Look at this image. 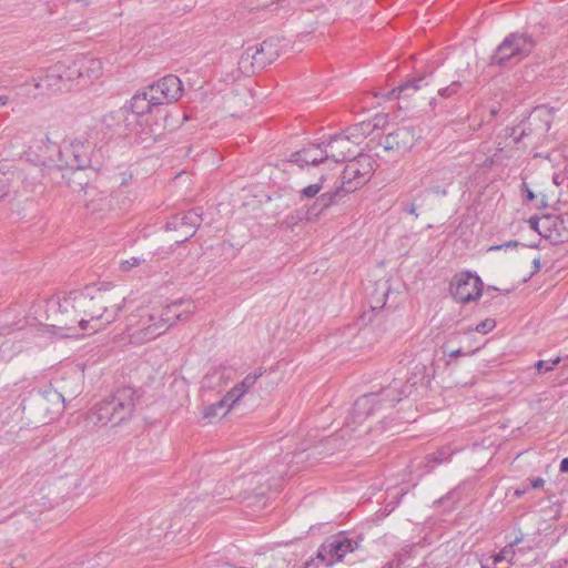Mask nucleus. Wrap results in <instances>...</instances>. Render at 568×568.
Here are the masks:
<instances>
[{"instance_id": "obj_40", "label": "nucleus", "mask_w": 568, "mask_h": 568, "mask_svg": "<svg viewBox=\"0 0 568 568\" xmlns=\"http://www.w3.org/2000/svg\"><path fill=\"white\" fill-rule=\"evenodd\" d=\"M495 326H496L495 320L486 318L476 325L475 331L478 333H481V334H487L490 331H493L495 328Z\"/></svg>"}, {"instance_id": "obj_46", "label": "nucleus", "mask_w": 568, "mask_h": 568, "mask_svg": "<svg viewBox=\"0 0 568 568\" xmlns=\"http://www.w3.org/2000/svg\"><path fill=\"white\" fill-rule=\"evenodd\" d=\"M545 484V480L541 477L534 478L530 484L527 486L528 489H538L541 488Z\"/></svg>"}, {"instance_id": "obj_16", "label": "nucleus", "mask_w": 568, "mask_h": 568, "mask_svg": "<svg viewBox=\"0 0 568 568\" xmlns=\"http://www.w3.org/2000/svg\"><path fill=\"white\" fill-rule=\"evenodd\" d=\"M202 222V216L197 210H191L185 213L172 216L165 224L168 231H178L184 229L181 242L187 241L195 234L196 229Z\"/></svg>"}, {"instance_id": "obj_39", "label": "nucleus", "mask_w": 568, "mask_h": 568, "mask_svg": "<svg viewBox=\"0 0 568 568\" xmlns=\"http://www.w3.org/2000/svg\"><path fill=\"white\" fill-rule=\"evenodd\" d=\"M559 362L560 357L554 358L550 363L540 359L535 364V367L538 371V373H546L552 371L555 365L559 364Z\"/></svg>"}, {"instance_id": "obj_1", "label": "nucleus", "mask_w": 568, "mask_h": 568, "mask_svg": "<svg viewBox=\"0 0 568 568\" xmlns=\"http://www.w3.org/2000/svg\"><path fill=\"white\" fill-rule=\"evenodd\" d=\"M125 304L126 297L110 283L87 285L59 301L57 326L95 333L116 322Z\"/></svg>"}, {"instance_id": "obj_51", "label": "nucleus", "mask_w": 568, "mask_h": 568, "mask_svg": "<svg viewBox=\"0 0 568 568\" xmlns=\"http://www.w3.org/2000/svg\"><path fill=\"white\" fill-rule=\"evenodd\" d=\"M532 266H534L532 273H537L540 268V258L539 257L534 258Z\"/></svg>"}, {"instance_id": "obj_25", "label": "nucleus", "mask_w": 568, "mask_h": 568, "mask_svg": "<svg viewBox=\"0 0 568 568\" xmlns=\"http://www.w3.org/2000/svg\"><path fill=\"white\" fill-rule=\"evenodd\" d=\"M521 541V538H516L514 541L509 542L499 552L490 556L484 564H481L483 568H491V566H497L498 564L506 561L511 562L515 557V546Z\"/></svg>"}, {"instance_id": "obj_30", "label": "nucleus", "mask_w": 568, "mask_h": 568, "mask_svg": "<svg viewBox=\"0 0 568 568\" xmlns=\"http://www.w3.org/2000/svg\"><path fill=\"white\" fill-rule=\"evenodd\" d=\"M388 291H389V287H388L387 283L377 285V287L375 288L374 293L371 295V298H369V304H371L372 311L382 310L385 306Z\"/></svg>"}, {"instance_id": "obj_54", "label": "nucleus", "mask_w": 568, "mask_h": 568, "mask_svg": "<svg viewBox=\"0 0 568 568\" xmlns=\"http://www.w3.org/2000/svg\"><path fill=\"white\" fill-rule=\"evenodd\" d=\"M399 566V562L395 564L394 560H390L386 562L382 568H397Z\"/></svg>"}, {"instance_id": "obj_53", "label": "nucleus", "mask_w": 568, "mask_h": 568, "mask_svg": "<svg viewBox=\"0 0 568 568\" xmlns=\"http://www.w3.org/2000/svg\"><path fill=\"white\" fill-rule=\"evenodd\" d=\"M524 186L526 187V196L528 201H531L535 199V194L532 191H530L527 185L524 183Z\"/></svg>"}, {"instance_id": "obj_29", "label": "nucleus", "mask_w": 568, "mask_h": 568, "mask_svg": "<svg viewBox=\"0 0 568 568\" xmlns=\"http://www.w3.org/2000/svg\"><path fill=\"white\" fill-rule=\"evenodd\" d=\"M463 497V490L460 487H455L449 490L446 495L442 496L434 501V505L444 507V511H452Z\"/></svg>"}, {"instance_id": "obj_38", "label": "nucleus", "mask_w": 568, "mask_h": 568, "mask_svg": "<svg viewBox=\"0 0 568 568\" xmlns=\"http://www.w3.org/2000/svg\"><path fill=\"white\" fill-rule=\"evenodd\" d=\"M462 87V83L458 81L452 82L446 88H443L438 91V94L443 98H450L452 95L456 94Z\"/></svg>"}, {"instance_id": "obj_9", "label": "nucleus", "mask_w": 568, "mask_h": 568, "mask_svg": "<svg viewBox=\"0 0 568 568\" xmlns=\"http://www.w3.org/2000/svg\"><path fill=\"white\" fill-rule=\"evenodd\" d=\"M540 110L536 109L527 121L513 129L511 136L516 144L524 149L537 145L550 129L549 121L540 119Z\"/></svg>"}, {"instance_id": "obj_10", "label": "nucleus", "mask_w": 568, "mask_h": 568, "mask_svg": "<svg viewBox=\"0 0 568 568\" xmlns=\"http://www.w3.org/2000/svg\"><path fill=\"white\" fill-rule=\"evenodd\" d=\"M355 131H357L356 126L349 128L345 133L335 134L327 142H323L327 160L332 159L338 163L354 155L355 149L359 143L358 139L361 138Z\"/></svg>"}, {"instance_id": "obj_36", "label": "nucleus", "mask_w": 568, "mask_h": 568, "mask_svg": "<svg viewBox=\"0 0 568 568\" xmlns=\"http://www.w3.org/2000/svg\"><path fill=\"white\" fill-rule=\"evenodd\" d=\"M322 189H323L322 182L307 185L298 192L300 199L301 200L313 199L321 192Z\"/></svg>"}, {"instance_id": "obj_37", "label": "nucleus", "mask_w": 568, "mask_h": 568, "mask_svg": "<svg viewBox=\"0 0 568 568\" xmlns=\"http://www.w3.org/2000/svg\"><path fill=\"white\" fill-rule=\"evenodd\" d=\"M245 500L247 507H256L257 509H263L266 506V497L263 493L247 496Z\"/></svg>"}, {"instance_id": "obj_21", "label": "nucleus", "mask_w": 568, "mask_h": 568, "mask_svg": "<svg viewBox=\"0 0 568 568\" xmlns=\"http://www.w3.org/2000/svg\"><path fill=\"white\" fill-rule=\"evenodd\" d=\"M78 60L81 71V84L84 85L100 78L102 74V62L99 59L80 55Z\"/></svg>"}, {"instance_id": "obj_50", "label": "nucleus", "mask_w": 568, "mask_h": 568, "mask_svg": "<svg viewBox=\"0 0 568 568\" xmlns=\"http://www.w3.org/2000/svg\"><path fill=\"white\" fill-rule=\"evenodd\" d=\"M559 469L561 473L568 474V458H564L560 463Z\"/></svg>"}, {"instance_id": "obj_5", "label": "nucleus", "mask_w": 568, "mask_h": 568, "mask_svg": "<svg viewBox=\"0 0 568 568\" xmlns=\"http://www.w3.org/2000/svg\"><path fill=\"white\" fill-rule=\"evenodd\" d=\"M164 324L155 307L141 306L126 317V333L131 344L143 345L164 334Z\"/></svg>"}, {"instance_id": "obj_47", "label": "nucleus", "mask_w": 568, "mask_h": 568, "mask_svg": "<svg viewBox=\"0 0 568 568\" xmlns=\"http://www.w3.org/2000/svg\"><path fill=\"white\" fill-rule=\"evenodd\" d=\"M8 193L7 181L3 174H0V200L3 199Z\"/></svg>"}, {"instance_id": "obj_41", "label": "nucleus", "mask_w": 568, "mask_h": 568, "mask_svg": "<svg viewBox=\"0 0 568 568\" xmlns=\"http://www.w3.org/2000/svg\"><path fill=\"white\" fill-rule=\"evenodd\" d=\"M142 262H143V260L141 257H136V256H133L129 260H122L120 262V270L123 272H128V271L132 270L133 267L139 266Z\"/></svg>"}, {"instance_id": "obj_7", "label": "nucleus", "mask_w": 568, "mask_h": 568, "mask_svg": "<svg viewBox=\"0 0 568 568\" xmlns=\"http://www.w3.org/2000/svg\"><path fill=\"white\" fill-rule=\"evenodd\" d=\"M278 57V47L274 40H265L248 47L239 59V68L243 73H254L274 62Z\"/></svg>"}, {"instance_id": "obj_52", "label": "nucleus", "mask_w": 568, "mask_h": 568, "mask_svg": "<svg viewBox=\"0 0 568 568\" xmlns=\"http://www.w3.org/2000/svg\"><path fill=\"white\" fill-rule=\"evenodd\" d=\"M459 355H464V353H463V351H462L460 348H458V349H454V351H450V352L448 353V356H449L450 358H453V357H457V356H459Z\"/></svg>"}, {"instance_id": "obj_57", "label": "nucleus", "mask_w": 568, "mask_h": 568, "mask_svg": "<svg viewBox=\"0 0 568 568\" xmlns=\"http://www.w3.org/2000/svg\"><path fill=\"white\" fill-rule=\"evenodd\" d=\"M491 291L498 292L499 290L497 287L489 286L487 290V294H489V292H491Z\"/></svg>"}, {"instance_id": "obj_32", "label": "nucleus", "mask_w": 568, "mask_h": 568, "mask_svg": "<svg viewBox=\"0 0 568 568\" xmlns=\"http://www.w3.org/2000/svg\"><path fill=\"white\" fill-rule=\"evenodd\" d=\"M349 192H345V185L342 183L339 187H336L335 190L325 192L318 196L320 204L322 206H325L326 209L331 207L333 204L337 202V200Z\"/></svg>"}, {"instance_id": "obj_6", "label": "nucleus", "mask_w": 568, "mask_h": 568, "mask_svg": "<svg viewBox=\"0 0 568 568\" xmlns=\"http://www.w3.org/2000/svg\"><path fill=\"white\" fill-rule=\"evenodd\" d=\"M535 45L536 42L530 34L511 32L495 49L489 58V65L504 68L517 63L528 57Z\"/></svg>"}, {"instance_id": "obj_14", "label": "nucleus", "mask_w": 568, "mask_h": 568, "mask_svg": "<svg viewBox=\"0 0 568 568\" xmlns=\"http://www.w3.org/2000/svg\"><path fill=\"white\" fill-rule=\"evenodd\" d=\"M357 547V541L347 538L343 540H327L320 547L317 559L327 567H332L334 562L341 561L348 552L354 551Z\"/></svg>"}, {"instance_id": "obj_49", "label": "nucleus", "mask_w": 568, "mask_h": 568, "mask_svg": "<svg viewBox=\"0 0 568 568\" xmlns=\"http://www.w3.org/2000/svg\"><path fill=\"white\" fill-rule=\"evenodd\" d=\"M298 217H297V211L294 213V214H290L287 217H286V222L288 224H294L296 222H298Z\"/></svg>"}, {"instance_id": "obj_42", "label": "nucleus", "mask_w": 568, "mask_h": 568, "mask_svg": "<svg viewBox=\"0 0 568 568\" xmlns=\"http://www.w3.org/2000/svg\"><path fill=\"white\" fill-rule=\"evenodd\" d=\"M542 222V216L541 217H530L529 219V224H530V227L532 230H535L536 232H538L541 236H544L545 239H547V232L542 226H541V223Z\"/></svg>"}, {"instance_id": "obj_19", "label": "nucleus", "mask_w": 568, "mask_h": 568, "mask_svg": "<svg viewBox=\"0 0 568 568\" xmlns=\"http://www.w3.org/2000/svg\"><path fill=\"white\" fill-rule=\"evenodd\" d=\"M433 74L432 70L416 71L410 78L394 88L389 93V99L409 98L427 85V79Z\"/></svg>"}, {"instance_id": "obj_44", "label": "nucleus", "mask_w": 568, "mask_h": 568, "mask_svg": "<svg viewBox=\"0 0 568 568\" xmlns=\"http://www.w3.org/2000/svg\"><path fill=\"white\" fill-rule=\"evenodd\" d=\"M554 183L557 184V185H560V184H564V183H567V178H566V168L559 172V173H556L554 175Z\"/></svg>"}, {"instance_id": "obj_20", "label": "nucleus", "mask_w": 568, "mask_h": 568, "mask_svg": "<svg viewBox=\"0 0 568 568\" xmlns=\"http://www.w3.org/2000/svg\"><path fill=\"white\" fill-rule=\"evenodd\" d=\"M327 160L326 152H324L323 142L320 144H312L300 151L293 152L290 156V162L297 164L303 169L305 165H318Z\"/></svg>"}, {"instance_id": "obj_13", "label": "nucleus", "mask_w": 568, "mask_h": 568, "mask_svg": "<svg viewBox=\"0 0 568 568\" xmlns=\"http://www.w3.org/2000/svg\"><path fill=\"white\" fill-rule=\"evenodd\" d=\"M420 138L419 131L414 126H398L381 140L386 151L407 152Z\"/></svg>"}, {"instance_id": "obj_34", "label": "nucleus", "mask_w": 568, "mask_h": 568, "mask_svg": "<svg viewBox=\"0 0 568 568\" xmlns=\"http://www.w3.org/2000/svg\"><path fill=\"white\" fill-rule=\"evenodd\" d=\"M234 405H231V399H226V394H225L223 396V398L220 399L217 403L207 406L204 409L203 416H204V418H214V417H217L220 415V410L221 409H223L225 407L231 408Z\"/></svg>"}, {"instance_id": "obj_27", "label": "nucleus", "mask_w": 568, "mask_h": 568, "mask_svg": "<svg viewBox=\"0 0 568 568\" xmlns=\"http://www.w3.org/2000/svg\"><path fill=\"white\" fill-rule=\"evenodd\" d=\"M181 303H172L163 307H155V312L161 315V322L164 324V333L171 327L176 321L182 320V313L178 312Z\"/></svg>"}, {"instance_id": "obj_11", "label": "nucleus", "mask_w": 568, "mask_h": 568, "mask_svg": "<svg viewBox=\"0 0 568 568\" xmlns=\"http://www.w3.org/2000/svg\"><path fill=\"white\" fill-rule=\"evenodd\" d=\"M450 293L455 300L467 304L477 300L483 293V281L476 273L469 271L456 274L452 284Z\"/></svg>"}, {"instance_id": "obj_22", "label": "nucleus", "mask_w": 568, "mask_h": 568, "mask_svg": "<svg viewBox=\"0 0 568 568\" xmlns=\"http://www.w3.org/2000/svg\"><path fill=\"white\" fill-rule=\"evenodd\" d=\"M264 372L261 367L254 373L247 374L240 383L232 387L226 393V399H231V405H235L254 386Z\"/></svg>"}, {"instance_id": "obj_12", "label": "nucleus", "mask_w": 568, "mask_h": 568, "mask_svg": "<svg viewBox=\"0 0 568 568\" xmlns=\"http://www.w3.org/2000/svg\"><path fill=\"white\" fill-rule=\"evenodd\" d=\"M183 84L179 77L168 74L150 85V92L155 100L154 104L176 102L183 94Z\"/></svg>"}, {"instance_id": "obj_2", "label": "nucleus", "mask_w": 568, "mask_h": 568, "mask_svg": "<svg viewBox=\"0 0 568 568\" xmlns=\"http://www.w3.org/2000/svg\"><path fill=\"white\" fill-rule=\"evenodd\" d=\"M412 385L395 378L387 386L377 392L364 394L358 397L347 417L346 427L354 430L353 425L362 424L367 417L384 414L410 394Z\"/></svg>"}, {"instance_id": "obj_45", "label": "nucleus", "mask_w": 568, "mask_h": 568, "mask_svg": "<svg viewBox=\"0 0 568 568\" xmlns=\"http://www.w3.org/2000/svg\"><path fill=\"white\" fill-rule=\"evenodd\" d=\"M518 245H519V243L517 241H509L504 244L493 246V247H490V250L499 251L503 248L517 247Z\"/></svg>"}, {"instance_id": "obj_8", "label": "nucleus", "mask_w": 568, "mask_h": 568, "mask_svg": "<svg viewBox=\"0 0 568 568\" xmlns=\"http://www.w3.org/2000/svg\"><path fill=\"white\" fill-rule=\"evenodd\" d=\"M374 172V160L368 154H358L349 160L341 175L345 192H354L369 181Z\"/></svg>"}, {"instance_id": "obj_56", "label": "nucleus", "mask_w": 568, "mask_h": 568, "mask_svg": "<svg viewBox=\"0 0 568 568\" xmlns=\"http://www.w3.org/2000/svg\"><path fill=\"white\" fill-rule=\"evenodd\" d=\"M322 526H329V524H318L316 526H311L310 530L307 532H313L315 528L322 527Z\"/></svg>"}, {"instance_id": "obj_55", "label": "nucleus", "mask_w": 568, "mask_h": 568, "mask_svg": "<svg viewBox=\"0 0 568 568\" xmlns=\"http://www.w3.org/2000/svg\"><path fill=\"white\" fill-rule=\"evenodd\" d=\"M9 97L8 95H1L0 97V106L7 105L9 103Z\"/></svg>"}, {"instance_id": "obj_31", "label": "nucleus", "mask_w": 568, "mask_h": 568, "mask_svg": "<svg viewBox=\"0 0 568 568\" xmlns=\"http://www.w3.org/2000/svg\"><path fill=\"white\" fill-rule=\"evenodd\" d=\"M325 210H327V209L320 204V199L317 196L315 202L312 205H310L308 207H305V209L297 210V217H298V220L314 221Z\"/></svg>"}, {"instance_id": "obj_43", "label": "nucleus", "mask_w": 568, "mask_h": 568, "mask_svg": "<svg viewBox=\"0 0 568 568\" xmlns=\"http://www.w3.org/2000/svg\"><path fill=\"white\" fill-rule=\"evenodd\" d=\"M14 89L17 90V93H16L17 97L18 95H26L28 98H30V97L36 98L37 97V93L32 92L30 83H23L21 85H17V87H14Z\"/></svg>"}, {"instance_id": "obj_33", "label": "nucleus", "mask_w": 568, "mask_h": 568, "mask_svg": "<svg viewBox=\"0 0 568 568\" xmlns=\"http://www.w3.org/2000/svg\"><path fill=\"white\" fill-rule=\"evenodd\" d=\"M424 206V195L419 193L410 201H403L400 204V210L403 213L409 214L414 216V220H417L419 214L417 210Z\"/></svg>"}, {"instance_id": "obj_48", "label": "nucleus", "mask_w": 568, "mask_h": 568, "mask_svg": "<svg viewBox=\"0 0 568 568\" xmlns=\"http://www.w3.org/2000/svg\"><path fill=\"white\" fill-rule=\"evenodd\" d=\"M527 491H528V487H527V486H526V487H524V488H517V489H515V491H514V496H515L516 498H520V497H521V496H524Z\"/></svg>"}, {"instance_id": "obj_58", "label": "nucleus", "mask_w": 568, "mask_h": 568, "mask_svg": "<svg viewBox=\"0 0 568 568\" xmlns=\"http://www.w3.org/2000/svg\"><path fill=\"white\" fill-rule=\"evenodd\" d=\"M566 178H567V185H568V163L566 164Z\"/></svg>"}, {"instance_id": "obj_35", "label": "nucleus", "mask_w": 568, "mask_h": 568, "mask_svg": "<svg viewBox=\"0 0 568 568\" xmlns=\"http://www.w3.org/2000/svg\"><path fill=\"white\" fill-rule=\"evenodd\" d=\"M109 207L108 197L103 193H98L97 197H93L87 202V209L91 213H98L105 211Z\"/></svg>"}, {"instance_id": "obj_4", "label": "nucleus", "mask_w": 568, "mask_h": 568, "mask_svg": "<svg viewBox=\"0 0 568 568\" xmlns=\"http://www.w3.org/2000/svg\"><path fill=\"white\" fill-rule=\"evenodd\" d=\"M59 154L65 166L72 171L98 170L102 164L100 149L97 148V141L89 133L64 144Z\"/></svg>"}, {"instance_id": "obj_18", "label": "nucleus", "mask_w": 568, "mask_h": 568, "mask_svg": "<svg viewBox=\"0 0 568 568\" xmlns=\"http://www.w3.org/2000/svg\"><path fill=\"white\" fill-rule=\"evenodd\" d=\"M541 226L548 231L547 239L552 243L568 242V213L544 215Z\"/></svg>"}, {"instance_id": "obj_24", "label": "nucleus", "mask_w": 568, "mask_h": 568, "mask_svg": "<svg viewBox=\"0 0 568 568\" xmlns=\"http://www.w3.org/2000/svg\"><path fill=\"white\" fill-rule=\"evenodd\" d=\"M455 450L450 446H442L436 452L427 454L424 458L425 467L429 471L434 470L437 466L447 464L452 460Z\"/></svg>"}, {"instance_id": "obj_15", "label": "nucleus", "mask_w": 568, "mask_h": 568, "mask_svg": "<svg viewBox=\"0 0 568 568\" xmlns=\"http://www.w3.org/2000/svg\"><path fill=\"white\" fill-rule=\"evenodd\" d=\"M63 65L57 62L50 65L45 71L41 72L38 78L32 79V88L40 94L62 91L67 89L62 74Z\"/></svg>"}, {"instance_id": "obj_17", "label": "nucleus", "mask_w": 568, "mask_h": 568, "mask_svg": "<svg viewBox=\"0 0 568 568\" xmlns=\"http://www.w3.org/2000/svg\"><path fill=\"white\" fill-rule=\"evenodd\" d=\"M453 172L447 166H435L420 176V183L436 194L446 195L447 185L453 182Z\"/></svg>"}, {"instance_id": "obj_3", "label": "nucleus", "mask_w": 568, "mask_h": 568, "mask_svg": "<svg viewBox=\"0 0 568 568\" xmlns=\"http://www.w3.org/2000/svg\"><path fill=\"white\" fill-rule=\"evenodd\" d=\"M140 397L139 389L133 386L118 387L109 397L94 406L95 422L101 425H120L132 417Z\"/></svg>"}, {"instance_id": "obj_23", "label": "nucleus", "mask_w": 568, "mask_h": 568, "mask_svg": "<svg viewBox=\"0 0 568 568\" xmlns=\"http://www.w3.org/2000/svg\"><path fill=\"white\" fill-rule=\"evenodd\" d=\"M154 102L155 100H153V95L150 91L135 93L130 100V104L125 105L129 109V116L133 115L138 118L149 113L152 106H158Z\"/></svg>"}, {"instance_id": "obj_28", "label": "nucleus", "mask_w": 568, "mask_h": 568, "mask_svg": "<svg viewBox=\"0 0 568 568\" xmlns=\"http://www.w3.org/2000/svg\"><path fill=\"white\" fill-rule=\"evenodd\" d=\"M102 121L108 128L120 126L121 123H123L125 129H128L131 124L129 119V109L126 106H122L118 110L111 111L103 116Z\"/></svg>"}, {"instance_id": "obj_26", "label": "nucleus", "mask_w": 568, "mask_h": 568, "mask_svg": "<svg viewBox=\"0 0 568 568\" xmlns=\"http://www.w3.org/2000/svg\"><path fill=\"white\" fill-rule=\"evenodd\" d=\"M58 64L63 65L62 78L67 89L70 88V84L77 82V84H81L80 75L81 71L79 69V60L78 57L75 59H65L63 61H58Z\"/></svg>"}]
</instances>
